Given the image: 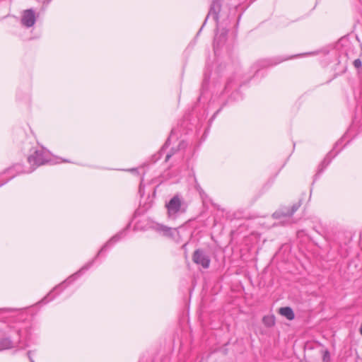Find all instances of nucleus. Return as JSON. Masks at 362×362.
<instances>
[{
    "label": "nucleus",
    "instance_id": "nucleus-10",
    "mask_svg": "<svg viewBox=\"0 0 362 362\" xmlns=\"http://www.w3.org/2000/svg\"><path fill=\"white\" fill-rule=\"evenodd\" d=\"M94 262V259L92 260L90 262L88 263L87 264H86L85 266H83L78 272H77L76 273H75L74 274L70 276L66 281H64L63 282V284H65V283H68V284H70L71 283L72 281H74L76 277L83 271L85 270H87L91 265Z\"/></svg>",
    "mask_w": 362,
    "mask_h": 362
},
{
    "label": "nucleus",
    "instance_id": "nucleus-12",
    "mask_svg": "<svg viewBox=\"0 0 362 362\" xmlns=\"http://www.w3.org/2000/svg\"><path fill=\"white\" fill-rule=\"evenodd\" d=\"M13 347V342L9 338H4L0 340V350L8 349Z\"/></svg>",
    "mask_w": 362,
    "mask_h": 362
},
{
    "label": "nucleus",
    "instance_id": "nucleus-5",
    "mask_svg": "<svg viewBox=\"0 0 362 362\" xmlns=\"http://www.w3.org/2000/svg\"><path fill=\"white\" fill-rule=\"evenodd\" d=\"M299 204H293L291 208L284 207L273 214L274 218H281L283 217H291L298 209Z\"/></svg>",
    "mask_w": 362,
    "mask_h": 362
},
{
    "label": "nucleus",
    "instance_id": "nucleus-7",
    "mask_svg": "<svg viewBox=\"0 0 362 362\" xmlns=\"http://www.w3.org/2000/svg\"><path fill=\"white\" fill-rule=\"evenodd\" d=\"M187 146V144L185 141H180L177 147L176 148H173L169 152L167 153L165 158V161L167 162L169 159L174 155L179 153V152L185 149Z\"/></svg>",
    "mask_w": 362,
    "mask_h": 362
},
{
    "label": "nucleus",
    "instance_id": "nucleus-16",
    "mask_svg": "<svg viewBox=\"0 0 362 362\" xmlns=\"http://www.w3.org/2000/svg\"><path fill=\"white\" fill-rule=\"evenodd\" d=\"M169 139L166 141L165 144H164V146H163V148H161V150L159 152V154L161 155L164 151H165V148L168 146L169 144Z\"/></svg>",
    "mask_w": 362,
    "mask_h": 362
},
{
    "label": "nucleus",
    "instance_id": "nucleus-21",
    "mask_svg": "<svg viewBox=\"0 0 362 362\" xmlns=\"http://www.w3.org/2000/svg\"><path fill=\"white\" fill-rule=\"evenodd\" d=\"M30 351H29V352H28V357H29V358H30V361H31V362H34V361L32 360L31 357L30 356Z\"/></svg>",
    "mask_w": 362,
    "mask_h": 362
},
{
    "label": "nucleus",
    "instance_id": "nucleus-11",
    "mask_svg": "<svg viewBox=\"0 0 362 362\" xmlns=\"http://www.w3.org/2000/svg\"><path fill=\"white\" fill-rule=\"evenodd\" d=\"M154 228L156 230L160 233H163V235L170 236L172 235V228H168L163 225L156 224L154 226Z\"/></svg>",
    "mask_w": 362,
    "mask_h": 362
},
{
    "label": "nucleus",
    "instance_id": "nucleus-23",
    "mask_svg": "<svg viewBox=\"0 0 362 362\" xmlns=\"http://www.w3.org/2000/svg\"><path fill=\"white\" fill-rule=\"evenodd\" d=\"M60 286H61V285H59V286H56V287L54 288V290H57V289H58V288H59Z\"/></svg>",
    "mask_w": 362,
    "mask_h": 362
},
{
    "label": "nucleus",
    "instance_id": "nucleus-6",
    "mask_svg": "<svg viewBox=\"0 0 362 362\" xmlns=\"http://www.w3.org/2000/svg\"><path fill=\"white\" fill-rule=\"evenodd\" d=\"M221 0H213L208 13V16L212 15L214 21L217 23L219 20V13L221 11Z\"/></svg>",
    "mask_w": 362,
    "mask_h": 362
},
{
    "label": "nucleus",
    "instance_id": "nucleus-25",
    "mask_svg": "<svg viewBox=\"0 0 362 362\" xmlns=\"http://www.w3.org/2000/svg\"><path fill=\"white\" fill-rule=\"evenodd\" d=\"M100 254L98 255V253L97 254V256L95 257V259H97V257L99 256Z\"/></svg>",
    "mask_w": 362,
    "mask_h": 362
},
{
    "label": "nucleus",
    "instance_id": "nucleus-19",
    "mask_svg": "<svg viewBox=\"0 0 362 362\" xmlns=\"http://www.w3.org/2000/svg\"><path fill=\"white\" fill-rule=\"evenodd\" d=\"M284 59H281L277 62H275V63H272V64H269V65H274V64H277L278 63L281 62H283Z\"/></svg>",
    "mask_w": 362,
    "mask_h": 362
},
{
    "label": "nucleus",
    "instance_id": "nucleus-14",
    "mask_svg": "<svg viewBox=\"0 0 362 362\" xmlns=\"http://www.w3.org/2000/svg\"><path fill=\"white\" fill-rule=\"evenodd\" d=\"M353 64L356 69H359L362 66V62L360 59H356L354 61Z\"/></svg>",
    "mask_w": 362,
    "mask_h": 362
},
{
    "label": "nucleus",
    "instance_id": "nucleus-20",
    "mask_svg": "<svg viewBox=\"0 0 362 362\" xmlns=\"http://www.w3.org/2000/svg\"><path fill=\"white\" fill-rule=\"evenodd\" d=\"M50 295H51V293H48V296H46L43 300H46V302H48L49 300H47L46 299H47V298Z\"/></svg>",
    "mask_w": 362,
    "mask_h": 362
},
{
    "label": "nucleus",
    "instance_id": "nucleus-22",
    "mask_svg": "<svg viewBox=\"0 0 362 362\" xmlns=\"http://www.w3.org/2000/svg\"><path fill=\"white\" fill-rule=\"evenodd\" d=\"M357 119H358V118H357V117H356V116H355V117H354V122H356V121L357 120Z\"/></svg>",
    "mask_w": 362,
    "mask_h": 362
},
{
    "label": "nucleus",
    "instance_id": "nucleus-15",
    "mask_svg": "<svg viewBox=\"0 0 362 362\" xmlns=\"http://www.w3.org/2000/svg\"><path fill=\"white\" fill-rule=\"evenodd\" d=\"M329 353L327 351H326L323 355V361L328 362L329 361Z\"/></svg>",
    "mask_w": 362,
    "mask_h": 362
},
{
    "label": "nucleus",
    "instance_id": "nucleus-13",
    "mask_svg": "<svg viewBox=\"0 0 362 362\" xmlns=\"http://www.w3.org/2000/svg\"><path fill=\"white\" fill-rule=\"evenodd\" d=\"M262 322L267 327H272L275 324V318L273 315H267L263 317Z\"/></svg>",
    "mask_w": 362,
    "mask_h": 362
},
{
    "label": "nucleus",
    "instance_id": "nucleus-9",
    "mask_svg": "<svg viewBox=\"0 0 362 362\" xmlns=\"http://www.w3.org/2000/svg\"><path fill=\"white\" fill-rule=\"evenodd\" d=\"M279 313L289 320H292L295 317V314L290 307H283L279 309Z\"/></svg>",
    "mask_w": 362,
    "mask_h": 362
},
{
    "label": "nucleus",
    "instance_id": "nucleus-4",
    "mask_svg": "<svg viewBox=\"0 0 362 362\" xmlns=\"http://www.w3.org/2000/svg\"><path fill=\"white\" fill-rule=\"evenodd\" d=\"M36 21L35 13L32 8L25 10L23 13L21 23L27 28L32 27Z\"/></svg>",
    "mask_w": 362,
    "mask_h": 362
},
{
    "label": "nucleus",
    "instance_id": "nucleus-3",
    "mask_svg": "<svg viewBox=\"0 0 362 362\" xmlns=\"http://www.w3.org/2000/svg\"><path fill=\"white\" fill-rule=\"evenodd\" d=\"M192 259L195 264L201 265L204 269L209 268L211 260L204 250L201 249L195 250Z\"/></svg>",
    "mask_w": 362,
    "mask_h": 362
},
{
    "label": "nucleus",
    "instance_id": "nucleus-24",
    "mask_svg": "<svg viewBox=\"0 0 362 362\" xmlns=\"http://www.w3.org/2000/svg\"><path fill=\"white\" fill-rule=\"evenodd\" d=\"M15 168H17V169H19L21 168V166L19 165H17L15 166Z\"/></svg>",
    "mask_w": 362,
    "mask_h": 362
},
{
    "label": "nucleus",
    "instance_id": "nucleus-8",
    "mask_svg": "<svg viewBox=\"0 0 362 362\" xmlns=\"http://www.w3.org/2000/svg\"><path fill=\"white\" fill-rule=\"evenodd\" d=\"M124 231L119 232L117 235H114L105 245L103 246V247L99 250L98 255L101 254L103 252L106 250V249L110 246H112L113 244L117 243L118 240H119L123 236H124Z\"/></svg>",
    "mask_w": 362,
    "mask_h": 362
},
{
    "label": "nucleus",
    "instance_id": "nucleus-2",
    "mask_svg": "<svg viewBox=\"0 0 362 362\" xmlns=\"http://www.w3.org/2000/svg\"><path fill=\"white\" fill-rule=\"evenodd\" d=\"M182 202L178 195L174 196L165 205L168 210V217L175 218L182 212Z\"/></svg>",
    "mask_w": 362,
    "mask_h": 362
},
{
    "label": "nucleus",
    "instance_id": "nucleus-17",
    "mask_svg": "<svg viewBox=\"0 0 362 362\" xmlns=\"http://www.w3.org/2000/svg\"><path fill=\"white\" fill-rule=\"evenodd\" d=\"M13 310V309H10V308H4V309H0V313H8L12 312Z\"/></svg>",
    "mask_w": 362,
    "mask_h": 362
},
{
    "label": "nucleus",
    "instance_id": "nucleus-18",
    "mask_svg": "<svg viewBox=\"0 0 362 362\" xmlns=\"http://www.w3.org/2000/svg\"><path fill=\"white\" fill-rule=\"evenodd\" d=\"M330 160H327V158H325L322 161V165H325L327 166L329 163Z\"/></svg>",
    "mask_w": 362,
    "mask_h": 362
},
{
    "label": "nucleus",
    "instance_id": "nucleus-1",
    "mask_svg": "<svg viewBox=\"0 0 362 362\" xmlns=\"http://www.w3.org/2000/svg\"><path fill=\"white\" fill-rule=\"evenodd\" d=\"M28 162L30 165V168L29 170H24L23 173H32L37 167L49 163V153L43 148L35 150L34 153L28 158Z\"/></svg>",
    "mask_w": 362,
    "mask_h": 362
}]
</instances>
